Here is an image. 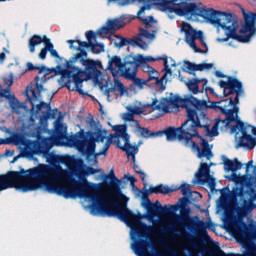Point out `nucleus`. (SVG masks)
Wrapping results in <instances>:
<instances>
[{
  "label": "nucleus",
  "instance_id": "obj_13",
  "mask_svg": "<svg viewBox=\"0 0 256 256\" xmlns=\"http://www.w3.org/2000/svg\"><path fill=\"white\" fill-rule=\"evenodd\" d=\"M211 165L213 164L209 165L207 163H201L200 168L195 174V177L198 183H201L202 185H205V183H208V187L210 188V191L214 192L215 187H217V183L215 182V178L211 176Z\"/></svg>",
  "mask_w": 256,
  "mask_h": 256
},
{
  "label": "nucleus",
  "instance_id": "obj_53",
  "mask_svg": "<svg viewBox=\"0 0 256 256\" xmlns=\"http://www.w3.org/2000/svg\"><path fill=\"white\" fill-rule=\"evenodd\" d=\"M123 119L125 121H129V122L135 123V125L137 126V122L136 121H138V120L135 119V116L131 112L124 113Z\"/></svg>",
  "mask_w": 256,
  "mask_h": 256
},
{
  "label": "nucleus",
  "instance_id": "obj_27",
  "mask_svg": "<svg viewBox=\"0 0 256 256\" xmlns=\"http://www.w3.org/2000/svg\"><path fill=\"white\" fill-rule=\"evenodd\" d=\"M41 43H44V45L46 43H49V38H47V35L40 36V35L34 34L33 36H31L28 40V48L30 53H35V47H37L38 45H41Z\"/></svg>",
  "mask_w": 256,
  "mask_h": 256
},
{
  "label": "nucleus",
  "instance_id": "obj_42",
  "mask_svg": "<svg viewBox=\"0 0 256 256\" xmlns=\"http://www.w3.org/2000/svg\"><path fill=\"white\" fill-rule=\"evenodd\" d=\"M111 138H108L102 147V149L99 151V155H107V151H109V147H111V144L113 143V134L110 135Z\"/></svg>",
  "mask_w": 256,
  "mask_h": 256
},
{
  "label": "nucleus",
  "instance_id": "obj_15",
  "mask_svg": "<svg viewBox=\"0 0 256 256\" xmlns=\"http://www.w3.org/2000/svg\"><path fill=\"white\" fill-rule=\"evenodd\" d=\"M66 43L70 44V49H72L73 51H79L72 58H70V63H77V61H79L81 57L87 58V51L85 49H91V45L93 42H89V40H67Z\"/></svg>",
  "mask_w": 256,
  "mask_h": 256
},
{
  "label": "nucleus",
  "instance_id": "obj_51",
  "mask_svg": "<svg viewBox=\"0 0 256 256\" xmlns=\"http://www.w3.org/2000/svg\"><path fill=\"white\" fill-rule=\"evenodd\" d=\"M159 100L157 98H154L151 104H148V107L152 109V111H161L162 107L161 104H158Z\"/></svg>",
  "mask_w": 256,
  "mask_h": 256
},
{
  "label": "nucleus",
  "instance_id": "obj_37",
  "mask_svg": "<svg viewBox=\"0 0 256 256\" xmlns=\"http://www.w3.org/2000/svg\"><path fill=\"white\" fill-rule=\"evenodd\" d=\"M136 128L140 132L141 137H143L144 139L159 137V131L152 132L151 130H149V128L142 127L141 124H139V121H136Z\"/></svg>",
  "mask_w": 256,
  "mask_h": 256
},
{
  "label": "nucleus",
  "instance_id": "obj_1",
  "mask_svg": "<svg viewBox=\"0 0 256 256\" xmlns=\"http://www.w3.org/2000/svg\"><path fill=\"white\" fill-rule=\"evenodd\" d=\"M55 177V169L49 165L39 164L36 167L22 171H10L6 174H0V193L7 189H16L22 193L28 191H37V189H45L48 193H55L64 197V199H77V190L73 186L57 185L53 182H47V179Z\"/></svg>",
  "mask_w": 256,
  "mask_h": 256
},
{
  "label": "nucleus",
  "instance_id": "obj_25",
  "mask_svg": "<svg viewBox=\"0 0 256 256\" xmlns=\"http://www.w3.org/2000/svg\"><path fill=\"white\" fill-rule=\"evenodd\" d=\"M187 99H189V96H184L182 98L181 96H175L174 98L169 99V105H173V107H180L182 106L184 109H186V117L189 119V112L193 111V108L189 107V103H187Z\"/></svg>",
  "mask_w": 256,
  "mask_h": 256
},
{
  "label": "nucleus",
  "instance_id": "obj_35",
  "mask_svg": "<svg viewBox=\"0 0 256 256\" xmlns=\"http://www.w3.org/2000/svg\"><path fill=\"white\" fill-rule=\"evenodd\" d=\"M54 137L57 141H63V139H69L71 136H67V128L63 123H58L54 131Z\"/></svg>",
  "mask_w": 256,
  "mask_h": 256
},
{
  "label": "nucleus",
  "instance_id": "obj_54",
  "mask_svg": "<svg viewBox=\"0 0 256 256\" xmlns=\"http://www.w3.org/2000/svg\"><path fill=\"white\" fill-rule=\"evenodd\" d=\"M109 33H113V31L111 30V28L109 27V24H107V23H106L105 27H102L98 31V35H100V37H103V35H109Z\"/></svg>",
  "mask_w": 256,
  "mask_h": 256
},
{
  "label": "nucleus",
  "instance_id": "obj_24",
  "mask_svg": "<svg viewBox=\"0 0 256 256\" xmlns=\"http://www.w3.org/2000/svg\"><path fill=\"white\" fill-rule=\"evenodd\" d=\"M244 15V26L240 30V33H255V20L253 19V13H245V9H242Z\"/></svg>",
  "mask_w": 256,
  "mask_h": 256
},
{
  "label": "nucleus",
  "instance_id": "obj_22",
  "mask_svg": "<svg viewBox=\"0 0 256 256\" xmlns=\"http://www.w3.org/2000/svg\"><path fill=\"white\" fill-rule=\"evenodd\" d=\"M106 179L110 180V193L114 197H123V192L121 191V180L115 176V171L113 169L110 170L108 175H106Z\"/></svg>",
  "mask_w": 256,
  "mask_h": 256
},
{
  "label": "nucleus",
  "instance_id": "obj_52",
  "mask_svg": "<svg viewBox=\"0 0 256 256\" xmlns=\"http://www.w3.org/2000/svg\"><path fill=\"white\" fill-rule=\"evenodd\" d=\"M208 227L209 226L204 221H199L198 224L196 225V228L198 229V231H201V233H204L205 235H207V228Z\"/></svg>",
  "mask_w": 256,
  "mask_h": 256
},
{
  "label": "nucleus",
  "instance_id": "obj_62",
  "mask_svg": "<svg viewBox=\"0 0 256 256\" xmlns=\"http://www.w3.org/2000/svg\"><path fill=\"white\" fill-rule=\"evenodd\" d=\"M27 71H39L40 66H34L33 63H26Z\"/></svg>",
  "mask_w": 256,
  "mask_h": 256
},
{
  "label": "nucleus",
  "instance_id": "obj_33",
  "mask_svg": "<svg viewBox=\"0 0 256 256\" xmlns=\"http://www.w3.org/2000/svg\"><path fill=\"white\" fill-rule=\"evenodd\" d=\"M139 31L140 33L134 39L135 41H137V43H142V49H145V45H147V43L143 41V37H145V39H150L152 41L153 39H155V35L145 28H139Z\"/></svg>",
  "mask_w": 256,
  "mask_h": 256
},
{
  "label": "nucleus",
  "instance_id": "obj_38",
  "mask_svg": "<svg viewBox=\"0 0 256 256\" xmlns=\"http://www.w3.org/2000/svg\"><path fill=\"white\" fill-rule=\"evenodd\" d=\"M182 70L185 73H189V75H195L194 71H199V64H195L190 62L189 60H185L182 66Z\"/></svg>",
  "mask_w": 256,
  "mask_h": 256
},
{
  "label": "nucleus",
  "instance_id": "obj_41",
  "mask_svg": "<svg viewBox=\"0 0 256 256\" xmlns=\"http://www.w3.org/2000/svg\"><path fill=\"white\" fill-rule=\"evenodd\" d=\"M37 110L41 111L43 109V107H46L48 113V117H52V119H55V113L53 112V110H51V104H47L45 102H40L38 105H36Z\"/></svg>",
  "mask_w": 256,
  "mask_h": 256
},
{
  "label": "nucleus",
  "instance_id": "obj_21",
  "mask_svg": "<svg viewBox=\"0 0 256 256\" xmlns=\"http://www.w3.org/2000/svg\"><path fill=\"white\" fill-rule=\"evenodd\" d=\"M147 83H151L157 89H160L161 92L165 91V81H167V75H163L159 78V71L152 69V71L148 74V78L146 79Z\"/></svg>",
  "mask_w": 256,
  "mask_h": 256
},
{
  "label": "nucleus",
  "instance_id": "obj_47",
  "mask_svg": "<svg viewBox=\"0 0 256 256\" xmlns=\"http://www.w3.org/2000/svg\"><path fill=\"white\" fill-rule=\"evenodd\" d=\"M48 51L51 57H54V59H59V53L57 52V50H55V45L51 43V39H49L48 41Z\"/></svg>",
  "mask_w": 256,
  "mask_h": 256
},
{
  "label": "nucleus",
  "instance_id": "obj_32",
  "mask_svg": "<svg viewBox=\"0 0 256 256\" xmlns=\"http://www.w3.org/2000/svg\"><path fill=\"white\" fill-rule=\"evenodd\" d=\"M119 93L121 95V97H123V95H125L127 93V88H125V85L123 84V82L117 80L114 84L113 87L111 88H108L106 91H105V95L108 97H111V94L110 93Z\"/></svg>",
  "mask_w": 256,
  "mask_h": 256
},
{
  "label": "nucleus",
  "instance_id": "obj_55",
  "mask_svg": "<svg viewBox=\"0 0 256 256\" xmlns=\"http://www.w3.org/2000/svg\"><path fill=\"white\" fill-rule=\"evenodd\" d=\"M14 79H15V74L10 72L9 76L7 78H4L5 85H7L8 87H12L14 83Z\"/></svg>",
  "mask_w": 256,
  "mask_h": 256
},
{
  "label": "nucleus",
  "instance_id": "obj_3",
  "mask_svg": "<svg viewBox=\"0 0 256 256\" xmlns=\"http://www.w3.org/2000/svg\"><path fill=\"white\" fill-rule=\"evenodd\" d=\"M197 129H205L207 135H211L209 124H201L195 110H188V118L178 128L169 126L164 130L158 131V137L166 136V141H179L184 147H188L197 152L198 159L209 161L213 157V147L209 146V141L199 134Z\"/></svg>",
  "mask_w": 256,
  "mask_h": 256
},
{
  "label": "nucleus",
  "instance_id": "obj_23",
  "mask_svg": "<svg viewBox=\"0 0 256 256\" xmlns=\"http://www.w3.org/2000/svg\"><path fill=\"white\" fill-rule=\"evenodd\" d=\"M139 71V68L137 66H134L129 70V68L125 71L123 78L127 79L128 81H133L134 85L137 87L142 88L143 85H147V80L137 78V73Z\"/></svg>",
  "mask_w": 256,
  "mask_h": 256
},
{
  "label": "nucleus",
  "instance_id": "obj_17",
  "mask_svg": "<svg viewBox=\"0 0 256 256\" xmlns=\"http://www.w3.org/2000/svg\"><path fill=\"white\" fill-rule=\"evenodd\" d=\"M200 83H203V85H202L203 91H210V93L212 95L217 97V93H215V89H213L212 87H207V83H209V81L206 78L190 79V80H188V82H186V86L188 87V90L191 93H193V95H199V93H201V91L199 90Z\"/></svg>",
  "mask_w": 256,
  "mask_h": 256
},
{
  "label": "nucleus",
  "instance_id": "obj_57",
  "mask_svg": "<svg viewBox=\"0 0 256 256\" xmlns=\"http://www.w3.org/2000/svg\"><path fill=\"white\" fill-rule=\"evenodd\" d=\"M133 169L135 173H138V175H140V179H142L143 183H145V177H146L145 172L141 171V169L137 164H134Z\"/></svg>",
  "mask_w": 256,
  "mask_h": 256
},
{
  "label": "nucleus",
  "instance_id": "obj_29",
  "mask_svg": "<svg viewBox=\"0 0 256 256\" xmlns=\"http://www.w3.org/2000/svg\"><path fill=\"white\" fill-rule=\"evenodd\" d=\"M147 247H149V242L141 238L132 244V249L137 256H147Z\"/></svg>",
  "mask_w": 256,
  "mask_h": 256
},
{
  "label": "nucleus",
  "instance_id": "obj_34",
  "mask_svg": "<svg viewBox=\"0 0 256 256\" xmlns=\"http://www.w3.org/2000/svg\"><path fill=\"white\" fill-rule=\"evenodd\" d=\"M119 143H121V141L118 140L116 147H118V149H121V151H125L127 157H133V159L135 160V155L137 154V151H139V148L137 146H133L131 143L124 146L119 145Z\"/></svg>",
  "mask_w": 256,
  "mask_h": 256
},
{
  "label": "nucleus",
  "instance_id": "obj_63",
  "mask_svg": "<svg viewBox=\"0 0 256 256\" xmlns=\"http://www.w3.org/2000/svg\"><path fill=\"white\" fill-rule=\"evenodd\" d=\"M129 112L135 117V115H141L142 111L141 108L136 107V108H130Z\"/></svg>",
  "mask_w": 256,
  "mask_h": 256
},
{
  "label": "nucleus",
  "instance_id": "obj_64",
  "mask_svg": "<svg viewBox=\"0 0 256 256\" xmlns=\"http://www.w3.org/2000/svg\"><path fill=\"white\" fill-rule=\"evenodd\" d=\"M135 233L138 237H145L147 235V229H144V230L136 229Z\"/></svg>",
  "mask_w": 256,
  "mask_h": 256
},
{
  "label": "nucleus",
  "instance_id": "obj_4",
  "mask_svg": "<svg viewBox=\"0 0 256 256\" xmlns=\"http://www.w3.org/2000/svg\"><path fill=\"white\" fill-rule=\"evenodd\" d=\"M219 86L223 89L222 97H229V95H235V98L229 97L222 99L220 101L210 102V108L214 111L221 112L222 115H225V119L218 117L215 119L214 126L212 127L211 135L217 136V129H223L229 127L233 121H237V115H239V97L243 93V82L235 77H228V81L220 80Z\"/></svg>",
  "mask_w": 256,
  "mask_h": 256
},
{
  "label": "nucleus",
  "instance_id": "obj_5",
  "mask_svg": "<svg viewBox=\"0 0 256 256\" xmlns=\"http://www.w3.org/2000/svg\"><path fill=\"white\" fill-rule=\"evenodd\" d=\"M112 3H117L118 7H127V5H131L133 3H143V6L137 12V19L141 21V23H143L147 29L151 27V24L149 23H153L154 18L153 16L143 18L145 11H149L152 7H156V9H159V11L175 13V11H171V9L175 7L173 0H117L116 2Z\"/></svg>",
  "mask_w": 256,
  "mask_h": 256
},
{
  "label": "nucleus",
  "instance_id": "obj_40",
  "mask_svg": "<svg viewBox=\"0 0 256 256\" xmlns=\"http://www.w3.org/2000/svg\"><path fill=\"white\" fill-rule=\"evenodd\" d=\"M234 122H236V125L232 126L231 128L232 133H235V131L239 129L243 135V131H247V128L245 127V123L239 120V114H237L236 120Z\"/></svg>",
  "mask_w": 256,
  "mask_h": 256
},
{
  "label": "nucleus",
  "instance_id": "obj_61",
  "mask_svg": "<svg viewBox=\"0 0 256 256\" xmlns=\"http://www.w3.org/2000/svg\"><path fill=\"white\" fill-rule=\"evenodd\" d=\"M140 66H141L142 71L144 73H148V74L151 73L153 71V69H155L151 65L145 64V63L141 64Z\"/></svg>",
  "mask_w": 256,
  "mask_h": 256
},
{
  "label": "nucleus",
  "instance_id": "obj_60",
  "mask_svg": "<svg viewBox=\"0 0 256 256\" xmlns=\"http://www.w3.org/2000/svg\"><path fill=\"white\" fill-rule=\"evenodd\" d=\"M85 36L88 42L93 43V39H95V32L93 30L86 31Z\"/></svg>",
  "mask_w": 256,
  "mask_h": 256
},
{
  "label": "nucleus",
  "instance_id": "obj_50",
  "mask_svg": "<svg viewBox=\"0 0 256 256\" xmlns=\"http://www.w3.org/2000/svg\"><path fill=\"white\" fill-rule=\"evenodd\" d=\"M107 137V130H100L96 133V141L103 143Z\"/></svg>",
  "mask_w": 256,
  "mask_h": 256
},
{
  "label": "nucleus",
  "instance_id": "obj_19",
  "mask_svg": "<svg viewBox=\"0 0 256 256\" xmlns=\"http://www.w3.org/2000/svg\"><path fill=\"white\" fill-rule=\"evenodd\" d=\"M137 19V16L129 15V14H122L118 18L108 20L106 23L110 27V30L113 31H119V29H123L127 23H131V21H135ZM127 21V23H125Z\"/></svg>",
  "mask_w": 256,
  "mask_h": 256
},
{
  "label": "nucleus",
  "instance_id": "obj_12",
  "mask_svg": "<svg viewBox=\"0 0 256 256\" xmlns=\"http://www.w3.org/2000/svg\"><path fill=\"white\" fill-rule=\"evenodd\" d=\"M135 63V59H133V55H127L125 56L124 60H121L120 56H113L109 61H108V70L109 71H115L113 68V65L120 71V76L125 77V72L133 67Z\"/></svg>",
  "mask_w": 256,
  "mask_h": 256
},
{
  "label": "nucleus",
  "instance_id": "obj_58",
  "mask_svg": "<svg viewBox=\"0 0 256 256\" xmlns=\"http://www.w3.org/2000/svg\"><path fill=\"white\" fill-rule=\"evenodd\" d=\"M190 187L191 186L189 184H182L180 186L182 195H184V196L189 195V193H191V188Z\"/></svg>",
  "mask_w": 256,
  "mask_h": 256
},
{
  "label": "nucleus",
  "instance_id": "obj_46",
  "mask_svg": "<svg viewBox=\"0 0 256 256\" xmlns=\"http://www.w3.org/2000/svg\"><path fill=\"white\" fill-rule=\"evenodd\" d=\"M195 33H196V39H199V41H200L202 47H205V48H206V50H204V51H206V53H207V51H208L207 42H205V36L203 35V31H201V30H199V31L195 30Z\"/></svg>",
  "mask_w": 256,
  "mask_h": 256
},
{
  "label": "nucleus",
  "instance_id": "obj_39",
  "mask_svg": "<svg viewBox=\"0 0 256 256\" xmlns=\"http://www.w3.org/2000/svg\"><path fill=\"white\" fill-rule=\"evenodd\" d=\"M90 49H91V52L94 53V55H99V53L105 52V44L92 42Z\"/></svg>",
  "mask_w": 256,
  "mask_h": 256
},
{
  "label": "nucleus",
  "instance_id": "obj_11",
  "mask_svg": "<svg viewBox=\"0 0 256 256\" xmlns=\"http://www.w3.org/2000/svg\"><path fill=\"white\" fill-rule=\"evenodd\" d=\"M53 147L51 138L38 135L36 140L29 141L23 150L24 157H33V155H49Z\"/></svg>",
  "mask_w": 256,
  "mask_h": 256
},
{
  "label": "nucleus",
  "instance_id": "obj_49",
  "mask_svg": "<svg viewBox=\"0 0 256 256\" xmlns=\"http://www.w3.org/2000/svg\"><path fill=\"white\" fill-rule=\"evenodd\" d=\"M45 47L41 49L40 53L38 54L39 59L45 61L47 59V52L49 51V42H46Z\"/></svg>",
  "mask_w": 256,
  "mask_h": 256
},
{
  "label": "nucleus",
  "instance_id": "obj_28",
  "mask_svg": "<svg viewBox=\"0 0 256 256\" xmlns=\"http://www.w3.org/2000/svg\"><path fill=\"white\" fill-rule=\"evenodd\" d=\"M223 159L224 170L227 171V173H229V171L235 173V171H239L243 167V163L239 162L237 158L230 160L227 156H223Z\"/></svg>",
  "mask_w": 256,
  "mask_h": 256
},
{
  "label": "nucleus",
  "instance_id": "obj_26",
  "mask_svg": "<svg viewBox=\"0 0 256 256\" xmlns=\"http://www.w3.org/2000/svg\"><path fill=\"white\" fill-rule=\"evenodd\" d=\"M238 145L239 147H245L246 149L251 151V149H255L256 138L252 137L251 134H247V131H243V134L240 137Z\"/></svg>",
  "mask_w": 256,
  "mask_h": 256
},
{
  "label": "nucleus",
  "instance_id": "obj_14",
  "mask_svg": "<svg viewBox=\"0 0 256 256\" xmlns=\"http://www.w3.org/2000/svg\"><path fill=\"white\" fill-rule=\"evenodd\" d=\"M186 103H188V107H194L193 111H195L200 125H203L201 119L207 117V109H211V105L207 104L205 100L197 99L193 95H188Z\"/></svg>",
  "mask_w": 256,
  "mask_h": 256
},
{
  "label": "nucleus",
  "instance_id": "obj_18",
  "mask_svg": "<svg viewBox=\"0 0 256 256\" xmlns=\"http://www.w3.org/2000/svg\"><path fill=\"white\" fill-rule=\"evenodd\" d=\"M39 81H41V78L39 76H36L35 88H31L30 86H27L26 88L27 101L31 103L32 108L35 107L34 101H39V95L43 93V84L39 83Z\"/></svg>",
  "mask_w": 256,
  "mask_h": 256
},
{
  "label": "nucleus",
  "instance_id": "obj_9",
  "mask_svg": "<svg viewBox=\"0 0 256 256\" xmlns=\"http://www.w3.org/2000/svg\"><path fill=\"white\" fill-rule=\"evenodd\" d=\"M173 190L169 186H165L163 184H159L155 187L150 186L149 190L143 192L142 197L144 199L143 207L148 211L150 217H154L155 213H159L160 215H167L171 209L167 208V205L162 206L161 202L158 200L155 203H152L149 200V195L151 193H155V195H169Z\"/></svg>",
  "mask_w": 256,
  "mask_h": 256
},
{
  "label": "nucleus",
  "instance_id": "obj_56",
  "mask_svg": "<svg viewBox=\"0 0 256 256\" xmlns=\"http://www.w3.org/2000/svg\"><path fill=\"white\" fill-rule=\"evenodd\" d=\"M210 69H213V63L198 64V71H209Z\"/></svg>",
  "mask_w": 256,
  "mask_h": 256
},
{
  "label": "nucleus",
  "instance_id": "obj_30",
  "mask_svg": "<svg viewBox=\"0 0 256 256\" xmlns=\"http://www.w3.org/2000/svg\"><path fill=\"white\" fill-rule=\"evenodd\" d=\"M117 39H120V41L115 42L114 45L118 49H121L127 45H132V47H139L140 49H143V43H138L135 38H124L122 36H117Z\"/></svg>",
  "mask_w": 256,
  "mask_h": 256
},
{
  "label": "nucleus",
  "instance_id": "obj_48",
  "mask_svg": "<svg viewBox=\"0 0 256 256\" xmlns=\"http://www.w3.org/2000/svg\"><path fill=\"white\" fill-rule=\"evenodd\" d=\"M158 59H162V61H164V71H165V73L163 75H166V82H167V76L171 75V69L169 67V62L167 61V56L158 57Z\"/></svg>",
  "mask_w": 256,
  "mask_h": 256
},
{
  "label": "nucleus",
  "instance_id": "obj_36",
  "mask_svg": "<svg viewBox=\"0 0 256 256\" xmlns=\"http://www.w3.org/2000/svg\"><path fill=\"white\" fill-rule=\"evenodd\" d=\"M5 99H8L9 101V105L12 109V111H14V113H19V109L23 108V104L21 102H19V99H17V97H15V95H7L5 94Z\"/></svg>",
  "mask_w": 256,
  "mask_h": 256
},
{
  "label": "nucleus",
  "instance_id": "obj_20",
  "mask_svg": "<svg viewBox=\"0 0 256 256\" xmlns=\"http://www.w3.org/2000/svg\"><path fill=\"white\" fill-rule=\"evenodd\" d=\"M78 61L85 67V71L87 73L88 79H93V77H97V73H101L99 69H97V65L101 67V62H96L95 60L87 59V57H81Z\"/></svg>",
  "mask_w": 256,
  "mask_h": 256
},
{
  "label": "nucleus",
  "instance_id": "obj_45",
  "mask_svg": "<svg viewBox=\"0 0 256 256\" xmlns=\"http://www.w3.org/2000/svg\"><path fill=\"white\" fill-rule=\"evenodd\" d=\"M112 130H114L120 137L127 133V126L126 124L123 125H115L113 126Z\"/></svg>",
  "mask_w": 256,
  "mask_h": 256
},
{
  "label": "nucleus",
  "instance_id": "obj_10",
  "mask_svg": "<svg viewBox=\"0 0 256 256\" xmlns=\"http://www.w3.org/2000/svg\"><path fill=\"white\" fill-rule=\"evenodd\" d=\"M180 205H168L167 208L170 209L168 213H175L180 210V215L175 214L174 219L182 227L186 229H193L195 227V220L189 216L191 209L188 207L189 198L182 197L179 199Z\"/></svg>",
  "mask_w": 256,
  "mask_h": 256
},
{
  "label": "nucleus",
  "instance_id": "obj_7",
  "mask_svg": "<svg viewBox=\"0 0 256 256\" xmlns=\"http://www.w3.org/2000/svg\"><path fill=\"white\" fill-rule=\"evenodd\" d=\"M218 24L215 27L219 29L221 27L223 31H225V38H218L220 43H225L229 41V39H234L239 43H248L251 40V34L247 35H239L237 34V29L239 28V24L236 20L233 19V14L222 12L219 18Z\"/></svg>",
  "mask_w": 256,
  "mask_h": 256
},
{
  "label": "nucleus",
  "instance_id": "obj_31",
  "mask_svg": "<svg viewBox=\"0 0 256 256\" xmlns=\"http://www.w3.org/2000/svg\"><path fill=\"white\" fill-rule=\"evenodd\" d=\"M132 59H134V66L136 67H141V65H143V63L147 64V63H155V61H162L163 59H159L158 58H154L152 56H143L141 54L138 55H132Z\"/></svg>",
  "mask_w": 256,
  "mask_h": 256
},
{
  "label": "nucleus",
  "instance_id": "obj_44",
  "mask_svg": "<svg viewBox=\"0 0 256 256\" xmlns=\"http://www.w3.org/2000/svg\"><path fill=\"white\" fill-rule=\"evenodd\" d=\"M50 163H67V158L61 155H50Z\"/></svg>",
  "mask_w": 256,
  "mask_h": 256
},
{
  "label": "nucleus",
  "instance_id": "obj_43",
  "mask_svg": "<svg viewBox=\"0 0 256 256\" xmlns=\"http://www.w3.org/2000/svg\"><path fill=\"white\" fill-rule=\"evenodd\" d=\"M218 256H256L253 251H248L245 255L243 254H235V253H225V251L218 248Z\"/></svg>",
  "mask_w": 256,
  "mask_h": 256
},
{
  "label": "nucleus",
  "instance_id": "obj_16",
  "mask_svg": "<svg viewBox=\"0 0 256 256\" xmlns=\"http://www.w3.org/2000/svg\"><path fill=\"white\" fill-rule=\"evenodd\" d=\"M182 31L185 33V41L190 47L195 51V53H207V51L197 47V35L195 33V29L191 24L184 22L181 27Z\"/></svg>",
  "mask_w": 256,
  "mask_h": 256
},
{
  "label": "nucleus",
  "instance_id": "obj_6",
  "mask_svg": "<svg viewBox=\"0 0 256 256\" xmlns=\"http://www.w3.org/2000/svg\"><path fill=\"white\" fill-rule=\"evenodd\" d=\"M67 143L70 147H75L81 155H84L88 163H98L97 159L101 157V154L99 152L95 153L97 144H95V140L87 139L84 130H80L76 134L68 137Z\"/></svg>",
  "mask_w": 256,
  "mask_h": 256
},
{
  "label": "nucleus",
  "instance_id": "obj_8",
  "mask_svg": "<svg viewBox=\"0 0 256 256\" xmlns=\"http://www.w3.org/2000/svg\"><path fill=\"white\" fill-rule=\"evenodd\" d=\"M74 62H71V60L66 61V69L60 70L61 80L65 81L64 87H67L69 91H74V89H71V84H75V91L79 93V95H85V92L81 87H83V77H87V70H83L79 68V66L73 65ZM73 81H72V80Z\"/></svg>",
  "mask_w": 256,
  "mask_h": 256
},
{
  "label": "nucleus",
  "instance_id": "obj_59",
  "mask_svg": "<svg viewBox=\"0 0 256 256\" xmlns=\"http://www.w3.org/2000/svg\"><path fill=\"white\" fill-rule=\"evenodd\" d=\"M42 73H44V77H47V75H50V73H53V70L47 68V66H40L39 75H42Z\"/></svg>",
  "mask_w": 256,
  "mask_h": 256
},
{
  "label": "nucleus",
  "instance_id": "obj_2",
  "mask_svg": "<svg viewBox=\"0 0 256 256\" xmlns=\"http://www.w3.org/2000/svg\"><path fill=\"white\" fill-rule=\"evenodd\" d=\"M99 169L88 166L86 170L80 169L76 172L75 178L73 176L67 177V185L76 189L79 199H90L93 202L91 211L93 215H103V217H117L126 225H137L141 223V216L133 213L127 206H121L117 201L113 200L110 196H106L111 207L103 201V197L95 192V184L88 182L89 175L99 173Z\"/></svg>",
  "mask_w": 256,
  "mask_h": 256
}]
</instances>
